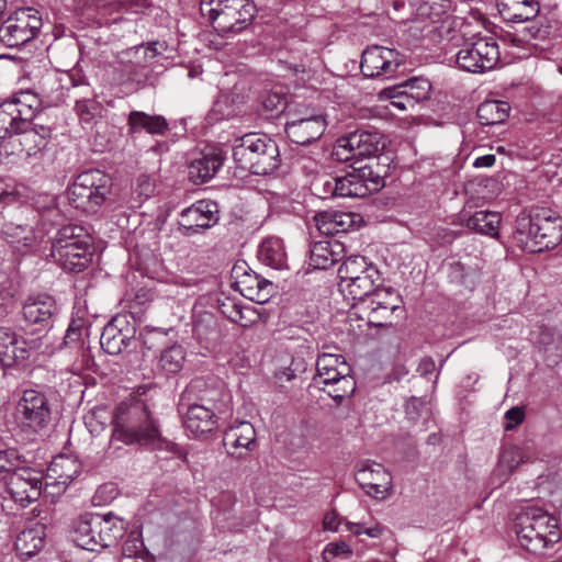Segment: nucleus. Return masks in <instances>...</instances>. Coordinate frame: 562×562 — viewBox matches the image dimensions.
<instances>
[{
  "mask_svg": "<svg viewBox=\"0 0 562 562\" xmlns=\"http://www.w3.org/2000/svg\"><path fill=\"white\" fill-rule=\"evenodd\" d=\"M111 443H139L153 450L177 452L178 446L162 437L157 419L142 402L121 404L113 419Z\"/></svg>",
  "mask_w": 562,
  "mask_h": 562,
  "instance_id": "f257e3e1",
  "label": "nucleus"
},
{
  "mask_svg": "<svg viewBox=\"0 0 562 562\" xmlns=\"http://www.w3.org/2000/svg\"><path fill=\"white\" fill-rule=\"evenodd\" d=\"M514 238L528 252H540L562 241V218L553 211L541 209L516 218Z\"/></svg>",
  "mask_w": 562,
  "mask_h": 562,
  "instance_id": "f03ea898",
  "label": "nucleus"
},
{
  "mask_svg": "<svg viewBox=\"0 0 562 562\" xmlns=\"http://www.w3.org/2000/svg\"><path fill=\"white\" fill-rule=\"evenodd\" d=\"M384 187V179L370 165L353 167L344 177L318 175L312 180V188L322 198H364Z\"/></svg>",
  "mask_w": 562,
  "mask_h": 562,
  "instance_id": "7ed1b4c3",
  "label": "nucleus"
},
{
  "mask_svg": "<svg viewBox=\"0 0 562 562\" xmlns=\"http://www.w3.org/2000/svg\"><path fill=\"white\" fill-rule=\"evenodd\" d=\"M514 529L520 546L535 554L560 540L557 520L535 506H526L516 514Z\"/></svg>",
  "mask_w": 562,
  "mask_h": 562,
  "instance_id": "20e7f679",
  "label": "nucleus"
},
{
  "mask_svg": "<svg viewBox=\"0 0 562 562\" xmlns=\"http://www.w3.org/2000/svg\"><path fill=\"white\" fill-rule=\"evenodd\" d=\"M124 533V521L111 513L85 514L74 522L72 540L79 548L100 551L115 546Z\"/></svg>",
  "mask_w": 562,
  "mask_h": 562,
  "instance_id": "39448f33",
  "label": "nucleus"
},
{
  "mask_svg": "<svg viewBox=\"0 0 562 562\" xmlns=\"http://www.w3.org/2000/svg\"><path fill=\"white\" fill-rule=\"evenodd\" d=\"M339 288L345 296L362 302L382 297L389 291L381 289V274L378 268L362 256H350L338 269Z\"/></svg>",
  "mask_w": 562,
  "mask_h": 562,
  "instance_id": "423d86ee",
  "label": "nucleus"
},
{
  "mask_svg": "<svg viewBox=\"0 0 562 562\" xmlns=\"http://www.w3.org/2000/svg\"><path fill=\"white\" fill-rule=\"evenodd\" d=\"M233 159L238 168L263 176L279 167V148L268 136L250 133L234 146Z\"/></svg>",
  "mask_w": 562,
  "mask_h": 562,
  "instance_id": "0eeeda50",
  "label": "nucleus"
},
{
  "mask_svg": "<svg viewBox=\"0 0 562 562\" xmlns=\"http://www.w3.org/2000/svg\"><path fill=\"white\" fill-rule=\"evenodd\" d=\"M91 238L83 227L67 225L58 229L52 244L50 256L65 270L80 272L91 261Z\"/></svg>",
  "mask_w": 562,
  "mask_h": 562,
  "instance_id": "6e6552de",
  "label": "nucleus"
},
{
  "mask_svg": "<svg viewBox=\"0 0 562 562\" xmlns=\"http://www.w3.org/2000/svg\"><path fill=\"white\" fill-rule=\"evenodd\" d=\"M112 189L111 178L99 169L81 172L67 189L69 203L87 214H95Z\"/></svg>",
  "mask_w": 562,
  "mask_h": 562,
  "instance_id": "1a4fd4ad",
  "label": "nucleus"
},
{
  "mask_svg": "<svg viewBox=\"0 0 562 562\" xmlns=\"http://www.w3.org/2000/svg\"><path fill=\"white\" fill-rule=\"evenodd\" d=\"M200 11L224 35L244 30L256 10L250 0H201Z\"/></svg>",
  "mask_w": 562,
  "mask_h": 562,
  "instance_id": "9d476101",
  "label": "nucleus"
},
{
  "mask_svg": "<svg viewBox=\"0 0 562 562\" xmlns=\"http://www.w3.org/2000/svg\"><path fill=\"white\" fill-rule=\"evenodd\" d=\"M48 349L45 336L31 339L18 338L7 328H0V361L2 366L30 367L40 361Z\"/></svg>",
  "mask_w": 562,
  "mask_h": 562,
  "instance_id": "9b49d317",
  "label": "nucleus"
},
{
  "mask_svg": "<svg viewBox=\"0 0 562 562\" xmlns=\"http://www.w3.org/2000/svg\"><path fill=\"white\" fill-rule=\"evenodd\" d=\"M499 59L497 43L492 37L474 36L457 53V63L465 71L484 72L495 67Z\"/></svg>",
  "mask_w": 562,
  "mask_h": 562,
  "instance_id": "f8f14e48",
  "label": "nucleus"
},
{
  "mask_svg": "<svg viewBox=\"0 0 562 562\" xmlns=\"http://www.w3.org/2000/svg\"><path fill=\"white\" fill-rule=\"evenodd\" d=\"M380 149V136L375 132L356 131L338 138L333 157L340 162L358 164L374 156Z\"/></svg>",
  "mask_w": 562,
  "mask_h": 562,
  "instance_id": "ddd939ff",
  "label": "nucleus"
},
{
  "mask_svg": "<svg viewBox=\"0 0 562 562\" xmlns=\"http://www.w3.org/2000/svg\"><path fill=\"white\" fill-rule=\"evenodd\" d=\"M403 64L402 55L389 47L372 45L361 55L360 69L369 78H391Z\"/></svg>",
  "mask_w": 562,
  "mask_h": 562,
  "instance_id": "4468645a",
  "label": "nucleus"
},
{
  "mask_svg": "<svg viewBox=\"0 0 562 562\" xmlns=\"http://www.w3.org/2000/svg\"><path fill=\"white\" fill-rule=\"evenodd\" d=\"M0 480L10 497L23 507L41 496L42 476L29 468H18Z\"/></svg>",
  "mask_w": 562,
  "mask_h": 562,
  "instance_id": "2eb2a0df",
  "label": "nucleus"
},
{
  "mask_svg": "<svg viewBox=\"0 0 562 562\" xmlns=\"http://www.w3.org/2000/svg\"><path fill=\"white\" fill-rule=\"evenodd\" d=\"M16 414L21 425L34 432L44 429L50 422L48 400L36 390L23 392L16 406Z\"/></svg>",
  "mask_w": 562,
  "mask_h": 562,
  "instance_id": "dca6fc26",
  "label": "nucleus"
},
{
  "mask_svg": "<svg viewBox=\"0 0 562 562\" xmlns=\"http://www.w3.org/2000/svg\"><path fill=\"white\" fill-rule=\"evenodd\" d=\"M217 221V204L211 200H200L182 210L178 221L179 231L190 237L214 226Z\"/></svg>",
  "mask_w": 562,
  "mask_h": 562,
  "instance_id": "f3484780",
  "label": "nucleus"
},
{
  "mask_svg": "<svg viewBox=\"0 0 562 562\" xmlns=\"http://www.w3.org/2000/svg\"><path fill=\"white\" fill-rule=\"evenodd\" d=\"M41 26L40 19L22 10L7 19L0 26V42L13 48L23 45L35 37Z\"/></svg>",
  "mask_w": 562,
  "mask_h": 562,
  "instance_id": "a211bd4d",
  "label": "nucleus"
},
{
  "mask_svg": "<svg viewBox=\"0 0 562 562\" xmlns=\"http://www.w3.org/2000/svg\"><path fill=\"white\" fill-rule=\"evenodd\" d=\"M135 328L130 326L126 315L114 317L100 337L102 349L109 355H119L128 348H136Z\"/></svg>",
  "mask_w": 562,
  "mask_h": 562,
  "instance_id": "6ab92c4d",
  "label": "nucleus"
},
{
  "mask_svg": "<svg viewBox=\"0 0 562 562\" xmlns=\"http://www.w3.org/2000/svg\"><path fill=\"white\" fill-rule=\"evenodd\" d=\"M380 299L371 296L370 303L367 300L355 303L348 313L349 325L352 327V323L357 321L367 326L383 327L391 325L392 323L389 319L398 306L382 302Z\"/></svg>",
  "mask_w": 562,
  "mask_h": 562,
  "instance_id": "aec40b11",
  "label": "nucleus"
},
{
  "mask_svg": "<svg viewBox=\"0 0 562 562\" xmlns=\"http://www.w3.org/2000/svg\"><path fill=\"white\" fill-rule=\"evenodd\" d=\"M233 272L235 273V285L243 296L258 304L269 301L273 291L270 281L254 271H248L246 265H236Z\"/></svg>",
  "mask_w": 562,
  "mask_h": 562,
  "instance_id": "412c9836",
  "label": "nucleus"
},
{
  "mask_svg": "<svg viewBox=\"0 0 562 562\" xmlns=\"http://www.w3.org/2000/svg\"><path fill=\"white\" fill-rule=\"evenodd\" d=\"M356 480L366 492L375 498H385L392 487V476L380 463L364 461L360 464Z\"/></svg>",
  "mask_w": 562,
  "mask_h": 562,
  "instance_id": "4be33fe9",
  "label": "nucleus"
},
{
  "mask_svg": "<svg viewBox=\"0 0 562 562\" xmlns=\"http://www.w3.org/2000/svg\"><path fill=\"white\" fill-rule=\"evenodd\" d=\"M326 122L323 115L299 117L292 115L285 123V133L289 139L299 145H307L317 140L325 132Z\"/></svg>",
  "mask_w": 562,
  "mask_h": 562,
  "instance_id": "5701e85b",
  "label": "nucleus"
},
{
  "mask_svg": "<svg viewBox=\"0 0 562 562\" xmlns=\"http://www.w3.org/2000/svg\"><path fill=\"white\" fill-rule=\"evenodd\" d=\"M80 471L81 464L75 457L59 454L47 468L46 486H55L59 492L65 491Z\"/></svg>",
  "mask_w": 562,
  "mask_h": 562,
  "instance_id": "b1692460",
  "label": "nucleus"
},
{
  "mask_svg": "<svg viewBox=\"0 0 562 562\" xmlns=\"http://www.w3.org/2000/svg\"><path fill=\"white\" fill-rule=\"evenodd\" d=\"M56 311L55 300L47 294L29 296L22 307L24 321L30 325H38L42 328L49 326Z\"/></svg>",
  "mask_w": 562,
  "mask_h": 562,
  "instance_id": "393cba45",
  "label": "nucleus"
},
{
  "mask_svg": "<svg viewBox=\"0 0 562 562\" xmlns=\"http://www.w3.org/2000/svg\"><path fill=\"white\" fill-rule=\"evenodd\" d=\"M223 441L228 454L241 458L238 449L251 451L256 446L255 427L249 422L235 423L225 430Z\"/></svg>",
  "mask_w": 562,
  "mask_h": 562,
  "instance_id": "a878e982",
  "label": "nucleus"
},
{
  "mask_svg": "<svg viewBox=\"0 0 562 562\" xmlns=\"http://www.w3.org/2000/svg\"><path fill=\"white\" fill-rule=\"evenodd\" d=\"M183 425L192 436L199 437L216 428L217 416L213 408L204 404H192L186 413Z\"/></svg>",
  "mask_w": 562,
  "mask_h": 562,
  "instance_id": "bb28decb",
  "label": "nucleus"
},
{
  "mask_svg": "<svg viewBox=\"0 0 562 562\" xmlns=\"http://www.w3.org/2000/svg\"><path fill=\"white\" fill-rule=\"evenodd\" d=\"M156 46L157 43H151L147 46L138 45L131 47L119 54V60L125 66V71L130 76L136 77L142 75L158 55Z\"/></svg>",
  "mask_w": 562,
  "mask_h": 562,
  "instance_id": "cd10ccee",
  "label": "nucleus"
},
{
  "mask_svg": "<svg viewBox=\"0 0 562 562\" xmlns=\"http://www.w3.org/2000/svg\"><path fill=\"white\" fill-rule=\"evenodd\" d=\"M316 376L314 378L316 385H324L330 381H337L350 373V367L346 362L344 356L323 352L316 361Z\"/></svg>",
  "mask_w": 562,
  "mask_h": 562,
  "instance_id": "c85d7f7f",
  "label": "nucleus"
},
{
  "mask_svg": "<svg viewBox=\"0 0 562 562\" xmlns=\"http://www.w3.org/2000/svg\"><path fill=\"white\" fill-rule=\"evenodd\" d=\"M224 156L218 149L201 153L189 166V177L195 183H204L212 179L223 166Z\"/></svg>",
  "mask_w": 562,
  "mask_h": 562,
  "instance_id": "c756f323",
  "label": "nucleus"
},
{
  "mask_svg": "<svg viewBox=\"0 0 562 562\" xmlns=\"http://www.w3.org/2000/svg\"><path fill=\"white\" fill-rule=\"evenodd\" d=\"M345 246L336 239L316 241L310 251V266L314 269H328L345 255Z\"/></svg>",
  "mask_w": 562,
  "mask_h": 562,
  "instance_id": "7c9ffc66",
  "label": "nucleus"
},
{
  "mask_svg": "<svg viewBox=\"0 0 562 562\" xmlns=\"http://www.w3.org/2000/svg\"><path fill=\"white\" fill-rule=\"evenodd\" d=\"M497 8L504 20L517 23L535 19L540 11L538 0H497Z\"/></svg>",
  "mask_w": 562,
  "mask_h": 562,
  "instance_id": "2f4dec72",
  "label": "nucleus"
},
{
  "mask_svg": "<svg viewBox=\"0 0 562 562\" xmlns=\"http://www.w3.org/2000/svg\"><path fill=\"white\" fill-rule=\"evenodd\" d=\"M315 228L329 236L347 232L353 224V214L338 211L318 212L313 217Z\"/></svg>",
  "mask_w": 562,
  "mask_h": 562,
  "instance_id": "473e14b6",
  "label": "nucleus"
},
{
  "mask_svg": "<svg viewBox=\"0 0 562 562\" xmlns=\"http://www.w3.org/2000/svg\"><path fill=\"white\" fill-rule=\"evenodd\" d=\"M258 259L272 269H286L288 254L283 240L276 236L265 238L258 248Z\"/></svg>",
  "mask_w": 562,
  "mask_h": 562,
  "instance_id": "72a5a7b5",
  "label": "nucleus"
},
{
  "mask_svg": "<svg viewBox=\"0 0 562 562\" xmlns=\"http://www.w3.org/2000/svg\"><path fill=\"white\" fill-rule=\"evenodd\" d=\"M19 143L23 150L31 156L44 148L50 137V128L48 126L27 121L18 133Z\"/></svg>",
  "mask_w": 562,
  "mask_h": 562,
  "instance_id": "f704fd0d",
  "label": "nucleus"
},
{
  "mask_svg": "<svg viewBox=\"0 0 562 562\" xmlns=\"http://www.w3.org/2000/svg\"><path fill=\"white\" fill-rule=\"evenodd\" d=\"M460 220L469 229L473 232L491 237L498 236L501 215L497 212L479 211L471 216H468L465 213H463Z\"/></svg>",
  "mask_w": 562,
  "mask_h": 562,
  "instance_id": "c9c22d12",
  "label": "nucleus"
},
{
  "mask_svg": "<svg viewBox=\"0 0 562 562\" xmlns=\"http://www.w3.org/2000/svg\"><path fill=\"white\" fill-rule=\"evenodd\" d=\"M128 126L131 133H140L143 131L159 135L168 128L166 119L161 115H149L140 111H132L128 115Z\"/></svg>",
  "mask_w": 562,
  "mask_h": 562,
  "instance_id": "e433bc0d",
  "label": "nucleus"
},
{
  "mask_svg": "<svg viewBox=\"0 0 562 562\" xmlns=\"http://www.w3.org/2000/svg\"><path fill=\"white\" fill-rule=\"evenodd\" d=\"M536 344L548 359L555 361L562 357V333L553 327L542 325L539 327Z\"/></svg>",
  "mask_w": 562,
  "mask_h": 562,
  "instance_id": "4c0bfd02",
  "label": "nucleus"
},
{
  "mask_svg": "<svg viewBox=\"0 0 562 562\" xmlns=\"http://www.w3.org/2000/svg\"><path fill=\"white\" fill-rule=\"evenodd\" d=\"M45 528L43 525H35L19 533L15 540V550L20 555L27 558L36 554L44 546Z\"/></svg>",
  "mask_w": 562,
  "mask_h": 562,
  "instance_id": "58836bf2",
  "label": "nucleus"
},
{
  "mask_svg": "<svg viewBox=\"0 0 562 562\" xmlns=\"http://www.w3.org/2000/svg\"><path fill=\"white\" fill-rule=\"evenodd\" d=\"M27 124L22 119L21 111L13 102H3L0 104V138L18 135L23 125Z\"/></svg>",
  "mask_w": 562,
  "mask_h": 562,
  "instance_id": "ea45409f",
  "label": "nucleus"
},
{
  "mask_svg": "<svg viewBox=\"0 0 562 562\" xmlns=\"http://www.w3.org/2000/svg\"><path fill=\"white\" fill-rule=\"evenodd\" d=\"M509 105L504 101H485L477 108L476 115L482 125H496L505 122L509 115Z\"/></svg>",
  "mask_w": 562,
  "mask_h": 562,
  "instance_id": "a19ab883",
  "label": "nucleus"
},
{
  "mask_svg": "<svg viewBox=\"0 0 562 562\" xmlns=\"http://www.w3.org/2000/svg\"><path fill=\"white\" fill-rule=\"evenodd\" d=\"M3 234L18 251H26L37 240V236L32 227L25 225L7 224Z\"/></svg>",
  "mask_w": 562,
  "mask_h": 562,
  "instance_id": "79ce46f5",
  "label": "nucleus"
},
{
  "mask_svg": "<svg viewBox=\"0 0 562 562\" xmlns=\"http://www.w3.org/2000/svg\"><path fill=\"white\" fill-rule=\"evenodd\" d=\"M528 460L529 457L524 449L514 445L505 446L499 454L497 471L507 476L513 473L520 463L527 462Z\"/></svg>",
  "mask_w": 562,
  "mask_h": 562,
  "instance_id": "37998d69",
  "label": "nucleus"
},
{
  "mask_svg": "<svg viewBox=\"0 0 562 562\" xmlns=\"http://www.w3.org/2000/svg\"><path fill=\"white\" fill-rule=\"evenodd\" d=\"M75 111L80 124L86 128L91 127L95 120L101 117L102 105L94 99H83L76 102Z\"/></svg>",
  "mask_w": 562,
  "mask_h": 562,
  "instance_id": "c03bdc74",
  "label": "nucleus"
},
{
  "mask_svg": "<svg viewBox=\"0 0 562 562\" xmlns=\"http://www.w3.org/2000/svg\"><path fill=\"white\" fill-rule=\"evenodd\" d=\"M186 359V352L180 345L166 348L159 358V367L168 373H177L181 370Z\"/></svg>",
  "mask_w": 562,
  "mask_h": 562,
  "instance_id": "a18cd8bd",
  "label": "nucleus"
},
{
  "mask_svg": "<svg viewBox=\"0 0 562 562\" xmlns=\"http://www.w3.org/2000/svg\"><path fill=\"white\" fill-rule=\"evenodd\" d=\"M202 382L196 380L191 384L192 390L201 392L200 400L204 403L211 404V408H217V404L225 402L228 398V394L222 383H214L211 386H206L204 390L201 387Z\"/></svg>",
  "mask_w": 562,
  "mask_h": 562,
  "instance_id": "49530a36",
  "label": "nucleus"
},
{
  "mask_svg": "<svg viewBox=\"0 0 562 562\" xmlns=\"http://www.w3.org/2000/svg\"><path fill=\"white\" fill-rule=\"evenodd\" d=\"M322 390L335 401L341 402L345 397L355 392L356 382L349 373L348 375H344V378H338L337 381H330L324 384Z\"/></svg>",
  "mask_w": 562,
  "mask_h": 562,
  "instance_id": "de8ad7c7",
  "label": "nucleus"
},
{
  "mask_svg": "<svg viewBox=\"0 0 562 562\" xmlns=\"http://www.w3.org/2000/svg\"><path fill=\"white\" fill-rule=\"evenodd\" d=\"M404 88L411 97L414 104L427 100L430 97L431 85L429 80L422 77H414L404 81Z\"/></svg>",
  "mask_w": 562,
  "mask_h": 562,
  "instance_id": "09e8293b",
  "label": "nucleus"
},
{
  "mask_svg": "<svg viewBox=\"0 0 562 562\" xmlns=\"http://www.w3.org/2000/svg\"><path fill=\"white\" fill-rule=\"evenodd\" d=\"M10 102L16 104L18 109L21 111L22 119H25V121H32L36 110L40 108L38 98L30 91L19 93L16 98Z\"/></svg>",
  "mask_w": 562,
  "mask_h": 562,
  "instance_id": "8fccbe9b",
  "label": "nucleus"
},
{
  "mask_svg": "<svg viewBox=\"0 0 562 562\" xmlns=\"http://www.w3.org/2000/svg\"><path fill=\"white\" fill-rule=\"evenodd\" d=\"M148 554L144 547L142 535L136 530L131 531L123 543L121 559L143 558Z\"/></svg>",
  "mask_w": 562,
  "mask_h": 562,
  "instance_id": "3c124183",
  "label": "nucleus"
},
{
  "mask_svg": "<svg viewBox=\"0 0 562 562\" xmlns=\"http://www.w3.org/2000/svg\"><path fill=\"white\" fill-rule=\"evenodd\" d=\"M262 109L271 116L278 115L286 108V99L282 92H266L260 99Z\"/></svg>",
  "mask_w": 562,
  "mask_h": 562,
  "instance_id": "603ef678",
  "label": "nucleus"
},
{
  "mask_svg": "<svg viewBox=\"0 0 562 562\" xmlns=\"http://www.w3.org/2000/svg\"><path fill=\"white\" fill-rule=\"evenodd\" d=\"M85 334L87 329L82 321H72L66 330L64 345L67 347L81 349L85 345Z\"/></svg>",
  "mask_w": 562,
  "mask_h": 562,
  "instance_id": "864d4df0",
  "label": "nucleus"
},
{
  "mask_svg": "<svg viewBox=\"0 0 562 562\" xmlns=\"http://www.w3.org/2000/svg\"><path fill=\"white\" fill-rule=\"evenodd\" d=\"M135 339L136 347L139 346L140 351L146 356L147 351L153 350L158 345V341L162 339V335L157 330H146L140 333Z\"/></svg>",
  "mask_w": 562,
  "mask_h": 562,
  "instance_id": "5fc2aeb1",
  "label": "nucleus"
},
{
  "mask_svg": "<svg viewBox=\"0 0 562 562\" xmlns=\"http://www.w3.org/2000/svg\"><path fill=\"white\" fill-rule=\"evenodd\" d=\"M260 318V315L252 306L240 305V310L237 313V318L233 323L239 324L244 328H248L256 324Z\"/></svg>",
  "mask_w": 562,
  "mask_h": 562,
  "instance_id": "6e6d98bb",
  "label": "nucleus"
},
{
  "mask_svg": "<svg viewBox=\"0 0 562 562\" xmlns=\"http://www.w3.org/2000/svg\"><path fill=\"white\" fill-rule=\"evenodd\" d=\"M241 303L232 297H224L218 301L220 312L227 317L231 322L237 318V313L240 310Z\"/></svg>",
  "mask_w": 562,
  "mask_h": 562,
  "instance_id": "4d7b16f0",
  "label": "nucleus"
},
{
  "mask_svg": "<svg viewBox=\"0 0 562 562\" xmlns=\"http://www.w3.org/2000/svg\"><path fill=\"white\" fill-rule=\"evenodd\" d=\"M340 554H345L347 557L352 554L351 548L344 541L340 542H330L325 547L324 557L327 559L336 558Z\"/></svg>",
  "mask_w": 562,
  "mask_h": 562,
  "instance_id": "13d9d810",
  "label": "nucleus"
},
{
  "mask_svg": "<svg viewBox=\"0 0 562 562\" xmlns=\"http://www.w3.org/2000/svg\"><path fill=\"white\" fill-rule=\"evenodd\" d=\"M525 418V413L522 411V408L520 407H512L510 409H508L506 413H505V419H506V424H505V430H512L514 429L517 425L521 424L522 420Z\"/></svg>",
  "mask_w": 562,
  "mask_h": 562,
  "instance_id": "bf43d9fd",
  "label": "nucleus"
},
{
  "mask_svg": "<svg viewBox=\"0 0 562 562\" xmlns=\"http://www.w3.org/2000/svg\"><path fill=\"white\" fill-rule=\"evenodd\" d=\"M405 91L404 82L394 85L391 87H386L382 89L378 93V98L380 101H386L389 100L390 103H392L394 100H396L403 92Z\"/></svg>",
  "mask_w": 562,
  "mask_h": 562,
  "instance_id": "052dcab7",
  "label": "nucleus"
},
{
  "mask_svg": "<svg viewBox=\"0 0 562 562\" xmlns=\"http://www.w3.org/2000/svg\"><path fill=\"white\" fill-rule=\"evenodd\" d=\"M449 8V0H426L422 10L423 13H426V10L429 9L430 15H440Z\"/></svg>",
  "mask_w": 562,
  "mask_h": 562,
  "instance_id": "680f3d73",
  "label": "nucleus"
},
{
  "mask_svg": "<svg viewBox=\"0 0 562 562\" xmlns=\"http://www.w3.org/2000/svg\"><path fill=\"white\" fill-rule=\"evenodd\" d=\"M341 522V518L335 512H329L323 519V527L328 531H337Z\"/></svg>",
  "mask_w": 562,
  "mask_h": 562,
  "instance_id": "e2e57ef3",
  "label": "nucleus"
},
{
  "mask_svg": "<svg viewBox=\"0 0 562 562\" xmlns=\"http://www.w3.org/2000/svg\"><path fill=\"white\" fill-rule=\"evenodd\" d=\"M392 106L398 109L400 111H405L407 109L414 108V101H412L407 91L405 90L396 100L391 103Z\"/></svg>",
  "mask_w": 562,
  "mask_h": 562,
  "instance_id": "0e129e2a",
  "label": "nucleus"
},
{
  "mask_svg": "<svg viewBox=\"0 0 562 562\" xmlns=\"http://www.w3.org/2000/svg\"><path fill=\"white\" fill-rule=\"evenodd\" d=\"M435 366L436 364H435V361L432 360V358L425 357V358L420 359L418 367H417V372L422 375H427L435 370Z\"/></svg>",
  "mask_w": 562,
  "mask_h": 562,
  "instance_id": "69168bd1",
  "label": "nucleus"
},
{
  "mask_svg": "<svg viewBox=\"0 0 562 562\" xmlns=\"http://www.w3.org/2000/svg\"><path fill=\"white\" fill-rule=\"evenodd\" d=\"M495 155L493 154H487V155H484V156H480L477 157L474 162H473V166L475 168H486V167H492L494 164H495Z\"/></svg>",
  "mask_w": 562,
  "mask_h": 562,
  "instance_id": "338daca9",
  "label": "nucleus"
},
{
  "mask_svg": "<svg viewBox=\"0 0 562 562\" xmlns=\"http://www.w3.org/2000/svg\"><path fill=\"white\" fill-rule=\"evenodd\" d=\"M528 34L527 40H539L544 38L549 34L548 27H537L535 25L527 29Z\"/></svg>",
  "mask_w": 562,
  "mask_h": 562,
  "instance_id": "774afa93",
  "label": "nucleus"
}]
</instances>
